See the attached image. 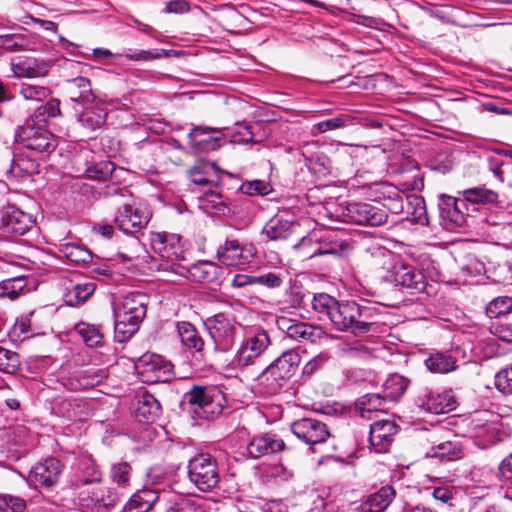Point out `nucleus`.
<instances>
[{"label": "nucleus", "instance_id": "nucleus-1", "mask_svg": "<svg viewBox=\"0 0 512 512\" xmlns=\"http://www.w3.org/2000/svg\"><path fill=\"white\" fill-rule=\"evenodd\" d=\"M311 307L319 315V319L326 317L336 330L356 336L373 331L381 315L374 304H359L352 300L338 301L326 293L315 294Z\"/></svg>", "mask_w": 512, "mask_h": 512}, {"label": "nucleus", "instance_id": "nucleus-2", "mask_svg": "<svg viewBox=\"0 0 512 512\" xmlns=\"http://www.w3.org/2000/svg\"><path fill=\"white\" fill-rule=\"evenodd\" d=\"M103 195L110 198L112 204L120 206L113 220L120 231L133 234L146 227L151 218L150 210L143 205L132 204L125 188L108 187Z\"/></svg>", "mask_w": 512, "mask_h": 512}, {"label": "nucleus", "instance_id": "nucleus-3", "mask_svg": "<svg viewBox=\"0 0 512 512\" xmlns=\"http://www.w3.org/2000/svg\"><path fill=\"white\" fill-rule=\"evenodd\" d=\"M373 264L382 269L396 285L415 289L422 292L426 288V278L424 274L413 265L404 263L396 259L395 255L384 248H378L373 254Z\"/></svg>", "mask_w": 512, "mask_h": 512}, {"label": "nucleus", "instance_id": "nucleus-4", "mask_svg": "<svg viewBox=\"0 0 512 512\" xmlns=\"http://www.w3.org/2000/svg\"><path fill=\"white\" fill-rule=\"evenodd\" d=\"M148 298L143 293L126 294L115 308V334L118 341L129 339L139 328L146 316Z\"/></svg>", "mask_w": 512, "mask_h": 512}, {"label": "nucleus", "instance_id": "nucleus-5", "mask_svg": "<svg viewBox=\"0 0 512 512\" xmlns=\"http://www.w3.org/2000/svg\"><path fill=\"white\" fill-rule=\"evenodd\" d=\"M300 363V355L295 350H287L276 358L261 374L259 386L266 396L278 394L294 375Z\"/></svg>", "mask_w": 512, "mask_h": 512}, {"label": "nucleus", "instance_id": "nucleus-6", "mask_svg": "<svg viewBox=\"0 0 512 512\" xmlns=\"http://www.w3.org/2000/svg\"><path fill=\"white\" fill-rule=\"evenodd\" d=\"M272 343L270 334L262 327H248L236 349L232 363L235 367L245 368L255 365L266 353Z\"/></svg>", "mask_w": 512, "mask_h": 512}, {"label": "nucleus", "instance_id": "nucleus-7", "mask_svg": "<svg viewBox=\"0 0 512 512\" xmlns=\"http://www.w3.org/2000/svg\"><path fill=\"white\" fill-rule=\"evenodd\" d=\"M204 324L213 341L214 351L220 353L231 351L240 331L246 328L234 316L225 313L208 317Z\"/></svg>", "mask_w": 512, "mask_h": 512}, {"label": "nucleus", "instance_id": "nucleus-8", "mask_svg": "<svg viewBox=\"0 0 512 512\" xmlns=\"http://www.w3.org/2000/svg\"><path fill=\"white\" fill-rule=\"evenodd\" d=\"M151 246L153 251L161 257L158 269L171 271L175 274H182L181 265L177 261L181 258L183 249L180 243V236L169 233H153L151 235Z\"/></svg>", "mask_w": 512, "mask_h": 512}, {"label": "nucleus", "instance_id": "nucleus-9", "mask_svg": "<svg viewBox=\"0 0 512 512\" xmlns=\"http://www.w3.org/2000/svg\"><path fill=\"white\" fill-rule=\"evenodd\" d=\"M188 477L200 491H212L220 479L215 459L209 454L196 455L188 463Z\"/></svg>", "mask_w": 512, "mask_h": 512}, {"label": "nucleus", "instance_id": "nucleus-10", "mask_svg": "<svg viewBox=\"0 0 512 512\" xmlns=\"http://www.w3.org/2000/svg\"><path fill=\"white\" fill-rule=\"evenodd\" d=\"M136 369L141 380L148 384L168 382L174 377L172 363L154 353L141 356Z\"/></svg>", "mask_w": 512, "mask_h": 512}, {"label": "nucleus", "instance_id": "nucleus-11", "mask_svg": "<svg viewBox=\"0 0 512 512\" xmlns=\"http://www.w3.org/2000/svg\"><path fill=\"white\" fill-rule=\"evenodd\" d=\"M16 138L25 148L38 153H51L57 146L54 135L43 126L25 122L16 133Z\"/></svg>", "mask_w": 512, "mask_h": 512}, {"label": "nucleus", "instance_id": "nucleus-12", "mask_svg": "<svg viewBox=\"0 0 512 512\" xmlns=\"http://www.w3.org/2000/svg\"><path fill=\"white\" fill-rule=\"evenodd\" d=\"M345 221L358 225L380 226L387 220L384 208L365 202H351L342 211Z\"/></svg>", "mask_w": 512, "mask_h": 512}, {"label": "nucleus", "instance_id": "nucleus-13", "mask_svg": "<svg viewBox=\"0 0 512 512\" xmlns=\"http://www.w3.org/2000/svg\"><path fill=\"white\" fill-rule=\"evenodd\" d=\"M256 248L252 244H241L238 240L227 239L217 250V257L227 267H244L256 256Z\"/></svg>", "mask_w": 512, "mask_h": 512}, {"label": "nucleus", "instance_id": "nucleus-14", "mask_svg": "<svg viewBox=\"0 0 512 512\" xmlns=\"http://www.w3.org/2000/svg\"><path fill=\"white\" fill-rule=\"evenodd\" d=\"M292 433L303 443L314 446L324 443L330 436L325 423L314 418H302L291 424Z\"/></svg>", "mask_w": 512, "mask_h": 512}, {"label": "nucleus", "instance_id": "nucleus-15", "mask_svg": "<svg viewBox=\"0 0 512 512\" xmlns=\"http://www.w3.org/2000/svg\"><path fill=\"white\" fill-rule=\"evenodd\" d=\"M464 197L471 218L480 214L481 218L486 216L488 210L494 206L498 200V193L485 186H475L459 192Z\"/></svg>", "mask_w": 512, "mask_h": 512}, {"label": "nucleus", "instance_id": "nucleus-16", "mask_svg": "<svg viewBox=\"0 0 512 512\" xmlns=\"http://www.w3.org/2000/svg\"><path fill=\"white\" fill-rule=\"evenodd\" d=\"M438 206L442 219L447 222L451 228L464 226L468 218L471 217L462 195L458 197L441 195L439 197Z\"/></svg>", "mask_w": 512, "mask_h": 512}, {"label": "nucleus", "instance_id": "nucleus-17", "mask_svg": "<svg viewBox=\"0 0 512 512\" xmlns=\"http://www.w3.org/2000/svg\"><path fill=\"white\" fill-rule=\"evenodd\" d=\"M63 465L53 457L47 458L34 465L28 474V481L35 488H50L54 486L62 473Z\"/></svg>", "mask_w": 512, "mask_h": 512}, {"label": "nucleus", "instance_id": "nucleus-18", "mask_svg": "<svg viewBox=\"0 0 512 512\" xmlns=\"http://www.w3.org/2000/svg\"><path fill=\"white\" fill-rule=\"evenodd\" d=\"M417 405L432 414H444L455 409L456 401L451 390H425L417 399Z\"/></svg>", "mask_w": 512, "mask_h": 512}, {"label": "nucleus", "instance_id": "nucleus-19", "mask_svg": "<svg viewBox=\"0 0 512 512\" xmlns=\"http://www.w3.org/2000/svg\"><path fill=\"white\" fill-rule=\"evenodd\" d=\"M227 130L226 128L197 126L188 134L189 144L193 149L200 152L216 150L220 147L223 137H225L223 131Z\"/></svg>", "mask_w": 512, "mask_h": 512}, {"label": "nucleus", "instance_id": "nucleus-20", "mask_svg": "<svg viewBox=\"0 0 512 512\" xmlns=\"http://www.w3.org/2000/svg\"><path fill=\"white\" fill-rule=\"evenodd\" d=\"M1 222L7 232L23 235L30 230L33 220L30 214L8 202L0 206Z\"/></svg>", "mask_w": 512, "mask_h": 512}, {"label": "nucleus", "instance_id": "nucleus-21", "mask_svg": "<svg viewBox=\"0 0 512 512\" xmlns=\"http://www.w3.org/2000/svg\"><path fill=\"white\" fill-rule=\"evenodd\" d=\"M285 443L277 434L267 432L254 436L247 444V455L252 459L283 451Z\"/></svg>", "mask_w": 512, "mask_h": 512}, {"label": "nucleus", "instance_id": "nucleus-22", "mask_svg": "<svg viewBox=\"0 0 512 512\" xmlns=\"http://www.w3.org/2000/svg\"><path fill=\"white\" fill-rule=\"evenodd\" d=\"M187 400L200 418H209L220 412V405L214 401L212 389L196 386L187 393Z\"/></svg>", "mask_w": 512, "mask_h": 512}, {"label": "nucleus", "instance_id": "nucleus-23", "mask_svg": "<svg viewBox=\"0 0 512 512\" xmlns=\"http://www.w3.org/2000/svg\"><path fill=\"white\" fill-rule=\"evenodd\" d=\"M56 415L74 422L87 420L91 415L90 403L82 398H64L53 406Z\"/></svg>", "mask_w": 512, "mask_h": 512}, {"label": "nucleus", "instance_id": "nucleus-24", "mask_svg": "<svg viewBox=\"0 0 512 512\" xmlns=\"http://www.w3.org/2000/svg\"><path fill=\"white\" fill-rule=\"evenodd\" d=\"M280 328L285 331L288 338L297 341L315 343L325 335V332L319 326H314L306 322H297L290 319H282L280 322Z\"/></svg>", "mask_w": 512, "mask_h": 512}, {"label": "nucleus", "instance_id": "nucleus-25", "mask_svg": "<svg viewBox=\"0 0 512 512\" xmlns=\"http://www.w3.org/2000/svg\"><path fill=\"white\" fill-rule=\"evenodd\" d=\"M105 378L103 369L85 367L62 379V384L69 390H82L98 385Z\"/></svg>", "mask_w": 512, "mask_h": 512}, {"label": "nucleus", "instance_id": "nucleus-26", "mask_svg": "<svg viewBox=\"0 0 512 512\" xmlns=\"http://www.w3.org/2000/svg\"><path fill=\"white\" fill-rule=\"evenodd\" d=\"M397 424L388 418L377 419L370 425L369 440L377 452L387 450L392 437L397 433Z\"/></svg>", "mask_w": 512, "mask_h": 512}, {"label": "nucleus", "instance_id": "nucleus-27", "mask_svg": "<svg viewBox=\"0 0 512 512\" xmlns=\"http://www.w3.org/2000/svg\"><path fill=\"white\" fill-rule=\"evenodd\" d=\"M74 109L77 113V122L87 133L100 130L106 122L107 114L95 100L92 104L82 106V109Z\"/></svg>", "mask_w": 512, "mask_h": 512}, {"label": "nucleus", "instance_id": "nucleus-28", "mask_svg": "<svg viewBox=\"0 0 512 512\" xmlns=\"http://www.w3.org/2000/svg\"><path fill=\"white\" fill-rule=\"evenodd\" d=\"M64 90L70 101L80 106L92 104L95 100L90 80L86 77L80 76L67 80Z\"/></svg>", "mask_w": 512, "mask_h": 512}, {"label": "nucleus", "instance_id": "nucleus-29", "mask_svg": "<svg viewBox=\"0 0 512 512\" xmlns=\"http://www.w3.org/2000/svg\"><path fill=\"white\" fill-rule=\"evenodd\" d=\"M396 492L392 486L386 485L368 495L358 506L359 512H384L395 498Z\"/></svg>", "mask_w": 512, "mask_h": 512}, {"label": "nucleus", "instance_id": "nucleus-30", "mask_svg": "<svg viewBox=\"0 0 512 512\" xmlns=\"http://www.w3.org/2000/svg\"><path fill=\"white\" fill-rule=\"evenodd\" d=\"M157 501L163 503L162 490L145 487L132 495L123 512H148Z\"/></svg>", "mask_w": 512, "mask_h": 512}, {"label": "nucleus", "instance_id": "nucleus-31", "mask_svg": "<svg viewBox=\"0 0 512 512\" xmlns=\"http://www.w3.org/2000/svg\"><path fill=\"white\" fill-rule=\"evenodd\" d=\"M162 499L165 512H204L197 501L174 491L162 490Z\"/></svg>", "mask_w": 512, "mask_h": 512}, {"label": "nucleus", "instance_id": "nucleus-32", "mask_svg": "<svg viewBox=\"0 0 512 512\" xmlns=\"http://www.w3.org/2000/svg\"><path fill=\"white\" fill-rule=\"evenodd\" d=\"M221 173L224 171L218 169L215 163H204L190 170V179L193 184L209 189L218 186Z\"/></svg>", "mask_w": 512, "mask_h": 512}, {"label": "nucleus", "instance_id": "nucleus-33", "mask_svg": "<svg viewBox=\"0 0 512 512\" xmlns=\"http://www.w3.org/2000/svg\"><path fill=\"white\" fill-rule=\"evenodd\" d=\"M16 77L36 78L43 77L49 71V65L44 60L25 58L11 64Z\"/></svg>", "mask_w": 512, "mask_h": 512}, {"label": "nucleus", "instance_id": "nucleus-34", "mask_svg": "<svg viewBox=\"0 0 512 512\" xmlns=\"http://www.w3.org/2000/svg\"><path fill=\"white\" fill-rule=\"evenodd\" d=\"M119 500V495L114 488H103L93 491L92 495L85 496L81 493L80 501L83 506L88 508L104 507L109 508L114 506Z\"/></svg>", "mask_w": 512, "mask_h": 512}, {"label": "nucleus", "instance_id": "nucleus-35", "mask_svg": "<svg viewBox=\"0 0 512 512\" xmlns=\"http://www.w3.org/2000/svg\"><path fill=\"white\" fill-rule=\"evenodd\" d=\"M160 413V403L154 395L145 392L138 397L135 409L136 417L139 421L152 422Z\"/></svg>", "mask_w": 512, "mask_h": 512}, {"label": "nucleus", "instance_id": "nucleus-36", "mask_svg": "<svg viewBox=\"0 0 512 512\" xmlns=\"http://www.w3.org/2000/svg\"><path fill=\"white\" fill-rule=\"evenodd\" d=\"M293 226L292 221L276 215L264 225L262 233L270 240H283L291 235Z\"/></svg>", "mask_w": 512, "mask_h": 512}, {"label": "nucleus", "instance_id": "nucleus-37", "mask_svg": "<svg viewBox=\"0 0 512 512\" xmlns=\"http://www.w3.org/2000/svg\"><path fill=\"white\" fill-rule=\"evenodd\" d=\"M102 480V472L95 460L91 457H85L80 460L79 474L75 480V486L81 487L84 485L99 483Z\"/></svg>", "mask_w": 512, "mask_h": 512}, {"label": "nucleus", "instance_id": "nucleus-38", "mask_svg": "<svg viewBox=\"0 0 512 512\" xmlns=\"http://www.w3.org/2000/svg\"><path fill=\"white\" fill-rule=\"evenodd\" d=\"M95 289L96 285L93 282H71L70 287L67 288V292L64 294V300L67 305L75 307L88 299Z\"/></svg>", "mask_w": 512, "mask_h": 512}, {"label": "nucleus", "instance_id": "nucleus-39", "mask_svg": "<svg viewBox=\"0 0 512 512\" xmlns=\"http://www.w3.org/2000/svg\"><path fill=\"white\" fill-rule=\"evenodd\" d=\"M182 269L184 272L180 274L181 276L189 277L198 282H212L216 278L219 268L212 262H200L190 268L181 266L180 270Z\"/></svg>", "mask_w": 512, "mask_h": 512}, {"label": "nucleus", "instance_id": "nucleus-40", "mask_svg": "<svg viewBox=\"0 0 512 512\" xmlns=\"http://www.w3.org/2000/svg\"><path fill=\"white\" fill-rule=\"evenodd\" d=\"M457 359L446 352H435L425 360V366L432 373H449L457 368Z\"/></svg>", "mask_w": 512, "mask_h": 512}, {"label": "nucleus", "instance_id": "nucleus-41", "mask_svg": "<svg viewBox=\"0 0 512 512\" xmlns=\"http://www.w3.org/2000/svg\"><path fill=\"white\" fill-rule=\"evenodd\" d=\"M470 433L472 437L482 441L483 445L493 443L496 438L497 426L495 422L478 417L472 420Z\"/></svg>", "mask_w": 512, "mask_h": 512}, {"label": "nucleus", "instance_id": "nucleus-42", "mask_svg": "<svg viewBox=\"0 0 512 512\" xmlns=\"http://www.w3.org/2000/svg\"><path fill=\"white\" fill-rule=\"evenodd\" d=\"M177 331L183 346L195 352L202 351L204 341L191 323L185 321L178 322Z\"/></svg>", "mask_w": 512, "mask_h": 512}, {"label": "nucleus", "instance_id": "nucleus-43", "mask_svg": "<svg viewBox=\"0 0 512 512\" xmlns=\"http://www.w3.org/2000/svg\"><path fill=\"white\" fill-rule=\"evenodd\" d=\"M383 206L393 214H399L404 210V194L394 185L385 183L381 187Z\"/></svg>", "mask_w": 512, "mask_h": 512}, {"label": "nucleus", "instance_id": "nucleus-44", "mask_svg": "<svg viewBox=\"0 0 512 512\" xmlns=\"http://www.w3.org/2000/svg\"><path fill=\"white\" fill-rule=\"evenodd\" d=\"M199 208L209 214L225 213L228 209L222 194L209 188L199 197Z\"/></svg>", "mask_w": 512, "mask_h": 512}, {"label": "nucleus", "instance_id": "nucleus-45", "mask_svg": "<svg viewBox=\"0 0 512 512\" xmlns=\"http://www.w3.org/2000/svg\"><path fill=\"white\" fill-rule=\"evenodd\" d=\"M60 114V101L58 99H51L44 105L39 106L26 122H31L35 126L45 127L50 118H55Z\"/></svg>", "mask_w": 512, "mask_h": 512}, {"label": "nucleus", "instance_id": "nucleus-46", "mask_svg": "<svg viewBox=\"0 0 512 512\" xmlns=\"http://www.w3.org/2000/svg\"><path fill=\"white\" fill-rule=\"evenodd\" d=\"M75 332L80 336L86 346L97 348L103 345V334L99 326L80 322L74 327Z\"/></svg>", "mask_w": 512, "mask_h": 512}, {"label": "nucleus", "instance_id": "nucleus-47", "mask_svg": "<svg viewBox=\"0 0 512 512\" xmlns=\"http://www.w3.org/2000/svg\"><path fill=\"white\" fill-rule=\"evenodd\" d=\"M132 467L127 462H119L111 465L109 478L118 488L125 489L130 486Z\"/></svg>", "mask_w": 512, "mask_h": 512}, {"label": "nucleus", "instance_id": "nucleus-48", "mask_svg": "<svg viewBox=\"0 0 512 512\" xmlns=\"http://www.w3.org/2000/svg\"><path fill=\"white\" fill-rule=\"evenodd\" d=\"M409 381L399 374L389 376L384 383V394L390 400H397L407 389Z\"/></svg>", "mask_w": 512, "mask_h": 512}, {"label": "nucleus", "instance_id": "nucleus-49", "mask_svg": "<svg viewBox=\"0 0 512 512\" xmlns=\"http://www.w3.org/2000/svg\"><path fill=\"white\" fill-rule=\"evenodd\" d=\"M65 257L76 264H85L91 261L92 253L82 245L76 243H65L61 247Z\"/></svg>", "mask_w": 512, "mask_h": 512}, {"label": "nucleus", "instance_id": "nucleus-50", "mask_svg": "<svg viewBox=\"0 0 512 512\" xmlns=\"http://www.w3.org/2000/svg\"><path fill=\"white\" fill-rule=\"evenodd\" d=\"M384 407V399L378 394H368L357 402V408L362 418L370 419V414L380 412Z\"/></svg>", "mask_w": 512, "mask_h": 512}, {"label": "nucleus", "instance_id": "nucleus-51", "mask_svg": "<svg viewBox=\"0 0 512 512\" xmlns=\"http://www.w3.org/2000/svg\"><path fill=\"white\" fill-rule=\"evenodd\" d=\"M29 44L28 38L22 33L0 35V49L8 52L24 50Z\"/></svg>", "mask_w": 512, "mask_h": 512}, {"label": "nucleus", "instance_id": "nucleus-52", "mask_svg": "<svg viewBox=\"0 0 512 512\" xmlns=\"http://www.w3.org/2000/svg\"><path fill=\"white\" fill-rule=\"evenodd\" d=\"M38 171V164L35 160H32L24 155H16L13 158L10 172L15 177H20L24 175H31Z\"/></svg>", "mask_w": 512, "mask_h": 512}, {"label": "nucleus", "instance_id": "nucleus-53", "mask_svg": "<svg viewBox=\"0 0 512 512\" xmlns=\"http://www.w3.org/2000/svg\"><path fill=\"white\" fill-rule=\"evenodd\" d=\"M114 169L115 165L113 162L103 160L87 167L85 174L89 179L105 181L112 175Z\"/></svg>", "mask_w": 512, "mask_h": 512}, {"label": "nucleus", "instance_id": "nucleus-54", "mask_svg": "<svg viewBox=\"0 0 512 512\" xmlns=\"http://www.w3.org/2000/svg\"><path fill=\"white\" fill-rule=\"evenodd\" d=\"M512 311V297L499 296L486 306V314L490 318H498Z\"/></svg>", "mask_w": 512, "mask_h": 512}, {"label": "nucleus", "instance_id": "nucleus-55", "mask_svg": "<svg viewBox=\"0 0 512 512\" xmlns=\"http://www.w3.org/2000/svg\"><path fill=\"white\" fill-rule=\"evenodd\" d=\"M20 94L25 100L41 102L49 97L50 90L45 86L23 83Z\"/></svg>", "mask_w": 512, "mask_h": 512}, {"label": "nucleus", "instance_id": "nucleus-56", "mask_svg": "<svg viewBox=\"0 0 512 512\" xmlns=\"http://www.w3.org/2000/svg\"><path fill=\"white\" fill-rule=\"evenodd\" d=\"M123 56L128 60L147 62L162 57L167 58L170 56V51L164 49L139 50L125 53Z\"/></svg>", "mask_w": 512, "mask_h": 512}, {"label": "nucleus", "instance_id": "nucleus-57", "mask_svg": "<svg viewBox=\"0 0 512 512\" xmlns=\"http://www.w3.org/2000/svg\"><path fill=\"white\" fill-rule=\"evenodd\" d=\"M26 501L18 496L10 494L0 495V512H24Z\"/></svg>", "mask_w": 512, "mask_h": 512}, {"label": "nucleus", "instance_id": "nucleus-58", "mask_svg": "<svg viewBox=\"0 0 512 512\" xmlns=\"http://www.w3.org/2000/svg\"><path fill=\"white\" fill-rule=\"evenodd\" d=\"M230 141L236 144H248L254 141L252 127L246 123H237L230 134Z\"/></svg>", "mask_w": 512, "mask_h": 512}, {"label": "nucleus", "instance_id": "nucleus-59", "mask_svg": "<svg viewBox=\"0 0 512 512\" xmlns=\"http://www.w3.org/2000/svg\"><path fill=\"white\" fill-rule=\"evenodd\" d=\"M24 288L22 278L6 279L0 282V297L15 299Z\"/></svg>", "mask_w": 512, "mask_h": 512}, {"label": "nucleus", "instance_id": "nucleus-60", "mask_svg": "<svg viewBox=\"0 0 512 512\" xmlns=\"http://www.w3.org/2000/svg\"><path fill=\"white\" fill-rule=\"evenodd\" d=\"M19 366L18 354L0 347V371L14 373Z\"/></svg>", "mask_w": 512, "mask_h": 512}, {"label": "nucleus", "instance_id": "nucleus-61", "mask_svg": "<svg viewBox=\"0 0 512 512\" xmlns=\"http://www.w3.org/2000/svg\"><path fill=\"white\" fill-rule=\"evenodd\" d=\"M266 476L273 479L276 483H284L290 481L294 473L282 464H275L268 467L265 471Z\"/></svg>", "mask_w": 512, "mask_h": 512}, {"label": "nucleus", "instance_id": "nucleus-62", "mask_svg": "<svg viewBox=\"0 0 512 512\" xmlns=\"http://www.w3.org/2000/svg\"><path fill=\"white\" fill-rule=\"evenodd\" d=\"M495 386L503 394H512V366L504 368L496 374Z\"/></svg>", "mask_w": 512, "mask_h": 512}, {"label": "nucleus", "instance_id": "nucleus-63", "mask_svg": "<svg viewBox=\"0 0 512 512\" xmlns=\"http://www.w3.org/2000/svg\"><path fill=\"white\" fill-rule=\"evenodd\" d=\"M240 190L243 194L264 196L271 191V186L265 181L253 180L243 183Z\"/></svg>", "mask_w": 512, "mask_h": 512}, {"label": "nucleus", "instance_id": "nucleus-64", "mask_svg": "<svg viewBox=\"0 0 512 512\" xmlns=\"http://www.w3.org/2000/svg\"><path fill=\"white\" fill-rule=\"evenodd\" d=\"M343 246H344L343 243H338V242H333V243H329V244H319L317 249L314 250L309 255V257L312 258V257L328 255V254L340 255L344 250Z\"/></svg>", "mask_w": 512, "mask_h": 512}]
</instances>
